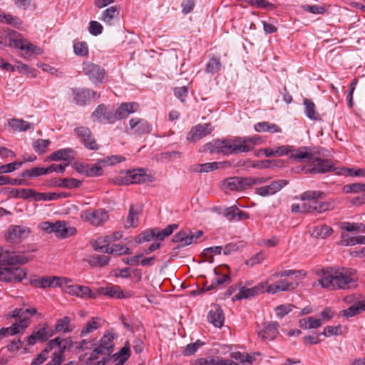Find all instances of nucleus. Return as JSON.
<instances>
[{
  "label": "nucleus",
  "mask_w": 365,
  "mask_h": 365,
  "mask_svg": "<svg viewBox=\"0 0 365 365\" xmlns=\"http://www.w3.org/2000/svg\"><path fill=\"white\" fill-rule=\"evenodd\" d=\"M71 93L74 103L81 106L86 105L91 99L96 101L100 98V94L88 88H71Z\"/></svg>",
  "instance_id": "nucleus-7"
},
{
  "label": "nucleus",
  "mask_w": 365,
  "mask_h": 365,
  "mask_svg": "<svg viewBox=\"0 0 365 365\" xmlns=\"http://www.w3.org/2000/svg\"><path fill=\"white\" fill-rule=\"evenodd\" d=\"M239 182L238 177L230 178L223 182L222 186L225 189L232 191H240L242 190V186Z\"/></svg>",
  "instance_id": "nucleus-51"
},
{
  "label": "nucleus",
  "mask_w": 365,
  "mask_h": 365,
  "mask_svg": "<svg viewBox=\"0 0 365 365\" xmlns=\"http://www.w3.org/2000/svg\"><path fill=\"white\" fill-rule=\"evenodd\" d=\"M195 365H238L232 360L220 357L200 358L195 361Z\"/></svg>",
  "instance_id": "nucleus-24"
},
{
  "label": "nucleus",
  "mask_w": 365,
  "mask_h": 365,
  "mask_svg": "<svg viewBox=\"0 0 365 365\" xmlns=\"http://www.w3.org/2000/svg\"><path fill=\"white\" fill-rule=\"evenodd\" d=\"M71 319L69 317L65 316L63 318L58 319L55 324L54 329L51 330L53 334L57 332L70 333L73 330L71 325Z\"/></svg>",
  "instance_id": "nucleus-29"
},
{
  "label": "nucleus",
  "mask_w": 365,
  "mask_h": 365,
  "mask_svg": "<svg viewBox=\"0 0 365 365\" xmlns=\"http://www.w3.org/2000/svg\"><path fill=\"white\" fill-rule=\"evenodd\" d=\"M315 274L318 284L330 291L349 289L355 282L356 270L351 268L327 267L316 269Z\"/></svg>",
  "instance_id": "nucleus-2"
},
{
  "label": "nucleus",
  "mask_w": 365,
  "mask_h": 365,
  "mask_svg": "<svg viewBox=\"0 0 365 365\" xmlns=\"http://www.w3.org/2000/svg\"><path fill=\"white\" fill-rule=\"evenodd\" d=\"M146 175L143 169L129 171L126 175V183H143L146 181Z\"/></svg>",
  "instance_id": "nucleus-32"
},
{
  "label": "nucleus",
  "mask_w": 365,
  "mask_h": 365,
  "mask_svg": "<svg viewBox=\"0 0 365 365\" xmlns=\"http://www.w3.org/2000/svg\"><path fill=\"white\" fill-rule=\"evenodd\" d=\"M101 323L97 319L93 318L91 321L88 322L85 327L81 331V336H84L101 327Z\"/></svg>",
  "instance_id": "nucleus-49"
},
{
  "label": "nucleus",
  "mask_w": 365,
  "mask_h": 365,
  "mask_svg": "<svg viewBox=\"0 0 365 365\" xmlns=\"http://www.w3.org/2000/svg\"><path fill=\"white\" fill-rule=\"evenodd\" d=\"M110 257L106 255H94L88 259V264L92 267H103L109 263Z\"/></svg>",
  "instance_id": "nucleus-45"
},
{
  "label": "nucleus",
  "mask_w": 365,
  "mask_h": 365,
  "mask_svg": "<svg viewBox=\"0 0 365 365\" xmlns=\"http://www.w3.org/2000/svg\"><path fill=\"white\" fill-rule=\"evenodd\" d=\"M105 253L115 254L118 255H129L131 253L130 250L122 245L115 244L112 247L107 246L105 249Z\"/></svg>",
  "instance_id": "nucleus-46"
},
{
  "label": "nucleus",
  "mask_w": 365,
  "mask_h": 365,
  "mask_svg": "<svg viewBox=\"0 0 365 365\" xmlns=\"http://www.w3.org/2000/svg\"><path fill=\"white\" fill-rule=\"evenodd\" d=\"M225 217L230 221L232 220H247L250 217L249 215L242 211L240 210L237 206H231L230 207H227L225 209L224 212Z\"/></svg>",
  "instance_id": "nucleus-25"
},
{
  "label": "nucleus",
  "mask_w": 365,
  "mask_h": 365,
  "mask_svg": "<svg viewBox=\"0 0 365 365\" xmlns=\"http://www.w3.org/2000/svg\"><path fill=\"white\" fill-rule=\"evenodd\" d=\"M115 337L116 335L113 332L106 331L100 339L98 346L93 350L88 360L98 359L100 355L106 356V358H109L114 350L113 340Z\"/></svg>",
  "instance_id": "nucleus-4"
},
{
  "label": "nucleus",
  "mask_w": 365,
  "mask_h": 365,
  "mask_svg": "<svg viewBox=\"0 0 365 365\" xmlns=\"http://www.w3.org/2000/svg\"><path fill=\"white\" fill-rule=\"evenodd\" d=\"M303 104L304 106V113L306 116L312 120H321L320 115L316 110V106L311 100L304 98Z\"/></svg>",
  "instance_id": "nucleus-35"
},
{
  "label": "nucleus",
  "mask_w": 365,
  "mask_h": 365,
  "mask_svg": "<svg viewBox=\"0 0 365 365\" xmlns=\"http://www.w3.org/2000/svg\"><path fill=\"white\" fill-rule=\"evenodd\" d=\"M220 59L218 58H211L207 63L205 71L207 73H215L221 69Z\"/></svg>",
  "instance_id": "nucleus-54"
},
{
  "label": "nucleus",
  "mask_w": 365,
  "mask_h": 365,
  "mask_svg": "<svg viewBox=\"0 0 365 365\" xmlns=\"http://www.w3.org/2000/svg\"><path fill=\"white\" fill-rule=\"evenodd\" d=\"M65 292L70 295L81 298L95 299L96 297V295L93 294L91 289L87 286L78 284L67 285L65 287Z\"/></svg>",
  "instance_id": "nucleus-21"
},
{
  "label": "nucleus",
  "mask_w": 365,
  "mask_h": 365,
  "mask_svg": "<svg viewBox=\"0 0 365 365\" xmlns=\"http://www.w3.org/2000/svg\"><path fill=\"white\" fill-rule=\"evenodd\" d=\"M109 237L106 236L103 238H99L92 243L93 248L95 251L105 252V249L108 245Z\"/></svg>",
  "instance_id": "nucleus-58"
},
{
  "label": "nucleus",
  "mask_w": 365,
  "mask_h": 365,
  "mask_svg": "<svg viewBox=\"0 0 365 365\" xmlns=\"http://www.w3.org/2000/svg\"><path fill=\"white\" fill-rule=\"evenodd\" d=\"M138 211L134 205H130L129 212L124 223L125 228L135 227L138 224Z\"/></svg>",
  "instance_id": "nucleus-38"
},
{
  "label": "nucleus",
  "mask_w": 365,
  "mask_h": 365,
  "mask_svg": "<svg viewBox=\"0 0 365 365\" xmlns=\"http://www.w3.org/2000/svg\"><path fill=\"white\" fill-rule=\"evenodd\" d=\"M361 311H365V304L364 302H358L349 307L347 309L343 311V316L346 318L352 317Z\"/></svg>",
  "instance_id": "nucleus-42"
},
{
  "label": "nucleus",
  "mask_w": 365,
  "mask_h": 365,
  "mask_svg": "<svg viewBox=\"0 0 365 365\" xmlns=\"http://www.w3.org/2000/svg\"><path fill=\"white\" fill-rule=\"evenodd\" d=\"M91 118L94 122L101 123H114L115 118L113 110H110L105 104H100L91 114Z\"/></svg>",
  "instance_id": "nucleus-11"
},
{
  "label": "nucleus",
  "mask_w": 365,
  "mask_h": 365,
  "mask_svg": "<svg viewBox=\"0 0 365 365\" xmlns=\"http://www.w3.org/2000/svg\"><path fill=\"white\" fill-rule=\"evenodd\" d=\"M48 174V170H46V168H33L31 170H25L21 173V177H29V178H35L41 175Z\"/></svg>",
  "instance_id": "nucleus-50"
},
{
  "label": "nucleus",
  "mask_w": 365,
  "mask_h": 365,
  "mask_svg": "<svg viewBox=\"0 0 365 365\" xmlns=\"http://www.w3.org/2000/svg\"><path fill=\"white\" fill-rule=\"evenodd\" d=\"M27 270L19 267H0V281L6 283H20L26 278Z\"/></svg>",
  "instance_id": "nucleus-5"
},
{
  "label": "nucleus",
  "mask_w": 365,
  "mask_h": 365,
  "mask_svg": "<svg viewBox=\"0 0 365 365\" xmlns=\"http://www.w3.org/2000/svg\"><path fill=\"white\" fill-rule=\"evenodd\" d=\"M50 144L51 141L49 140L39 138L33 143L32 147L38 155H43L47 151Z\"/></svg>",
  "instance_id": "nucleus-47"
},
{
  "label": "nucleus",
  "mask_w": 365,
  "mask_h": 365,
  "mask_svg": "<svg viewBox=\"0 0 365 365\" xmlns=\"http://www.w3.org/2000/svg\"><path fill=\"white\" fill-rule=\"evenodd\" d=\"M289 158L299 162L308 161V165L302 168L305 174H324L335 170L332 161L319 158L309 147H301L292 150Z\"/></svg>",
  "instance_id": "nucleus-3"
},
{
  "label": "nucleus",
  "mask_w": 365,
  "mask_h": 365,
  "mask_svg": "<svg viewBox=\"0 0 365 365\" xmlns=\"http://www.w3.org/2000/svg\"><path fill=\"white\" fill-rule=\"evenodd\" d=\"M88 31L91 34L96 36L102 34L103 26L96 21H91L89 23Z\"/></svg>",
  "instance_id": "nucleus-64"
},
{
  "label": "nucleus",
  "mask_w": 365,
  "mask_h": 365,
  "mask_svg": "<svg viewBox=\"0 0 365 365\" xmlns=\"http://www.w3.org/2000/svg\"><path fill=\"white\" fill-rule=\"evenodd\" d=\"M76 233L74 227H70L65 221H57L54 222V234L58 237L67 238L73 236Z\"/></svg>",
  "instance_id": "nucleus-23"
},
{
  "label": "nucleus",
  "mask_w": 365,
  "mask_h": 365,
  "mask_svg": "<svg viewBox=\"0 0 365 365\" xmlns=\"http://www.w3.org/2000/svg\"><path fill=\"white\" fill-rule=\"evenodd\" d=\"M227 163V162H213L206 163L203 164H198L194 168V171L197 173H208L212 170H217L220 165Z\"/></svg>",
  "instance_id": "nucleus-40"
},
{
  "label": "nucleus",
  "mask_w": 365,
  "mask_h": 365,
  "mask_svg": "<svg viewBox=\"0 0 365 365\" xmlns=\"http://www.w3.org/2000/svg\"><path fill=\"white\" fill-rule=\"evenodd\" d=\"M31 230L23 225H11L8 229L6 240L10 242H18L29 237Z\"/></svg>",
  "instance_id": "nucleus-12"
},
{
  "label": "nucleus",
  "mask_w": 365,
  "mask_h": 365,
  "mask_svg": "<svg viewBox=\"0 0 365 365\" xmlns=\"http://www.w3.org/2000/svg\"><path fill=\"white\" fill-rule=\"evenodd\" d=\"M130 356V343L127 341L124 346L115 354H113L110 358H113L115 361L123 365V364L129 359Z\"/></svg>",
  "instance_id": "nucleus-37"
},
{
  "label": "nucleus",
  "mask_w": 365,
  "mask_h": 365,
  "mask_svg": "<svg viewBox=\"0 0 365 365\" xmlns=\"http://www.w3.org/2000/svg\"><path fill=\"white\" fill-rule=\"evenodd\" d=\"M139 109V105L135 102L122 103L119 107L113 110L115 122L126 118L130 114L135 113Z\"/></svg>",
  "instance_id": "nucleus-19"
},
{
  "label": "nucleus",
  "mask_w": 365,
  "mask_h": 365,
  "mask_svg": "<svg viewBox=\"0 0 365 365\" xmlns=\"http://www.w3.org/2000/svg\"><path fill=\"white\" fill-rule=\"evenodd\" d=\"M29 282L31 286L42 289L47 287H56V284H55V276L31 279Z\"/></svg>",
  "instance_id": "nucleus-31"
},
{
  "label": "nucleus",
  "mask_w": 365,
  "mask_h": 365,
  "mask_svg": "<svg viewBox=\"0 0 365 365\" xmlns=\"http://www.w3.org/2000/svg\"><path fill=\"white\" fill-rule=\"evenodd\" d=\"M81 182L75 178H63L60 180L58 183V186L66 188L79 187L81 185Z\"/></svg>",
  "instance_id": "nucleus-56"
},
{
  "label": "nucleus",
  "mask_w": 365,
  "mask_h": 365,
  "mask_svg": "<svg viewBox=\"0 0 365 365\" xmlns=\"http://www.w3.org/2000/svg\"><path fill=\"white\" fill-rule=\"evenodd\" d=\"M23 163L24 162L21 161H16L8 163L6 165H1L0 174L12 173L19 168L23 165Z\"/></svg>",
  "instance_id": "nucleus-57"
},
{
  "label": "nucleus",
  "mask_w": 365,
  "mask_h": 365,
  "mask_svg": "<svg viewBox=\"0 0 365 365\" xmlns=\"http://www.w3.org/2000/svg\"><path fill=\"white\" fill-rule=\"evenodd\" d=\"M21 313H20L19 317V322L17 323V325L19 326V328L24 332L25 329L29 326L30 324V317L34 316L37 313V310L36 308H28V309H22L21 311Z\"/></svg>",
  "instance_id": "nucleus-27"
},
{
  "label": "nucleus",
  "mask_w": 365,
  "mask_h": 365,
  "mask_svg": "<svg viewBox=\"0 0 365 365\" xmlns=\"http://www.w3.org/2000/svg\"><path fill=\"white\" fill-rule=\"evenodd\" d=\"M240 185L242 186V190H245L251 186L259 183H264L267 181V178H240L238 177Z\"/></svg>",
  "instance_id": "nucleus-39"
},
{
  "label": "nucleus",
  "mask_w": 365,
  "mask_h": 365,
  "mask_svg": "<svg viewBox=\"0 0 365 365\" xmlns=\"http://www.w3.org/2000/svg\"><path fill=\"white\" fill-rule=\"evenodd\" d=\"M322 324V319H314L312 317L303 318L299 320V327L304 329H316Z\"/></svg>",
  "instance_id": "nucleus-41"
},
{
  "label": "nucleus",
  "mask_w": 365,
  "mask_h": 365,
  "mask_svg": "<svg viewBox=\"0 0 365 365\" xmlns=\"http://www.w3.org/2000/svg\"><path fill=\"white\" fill-rule=\"evenodd\" d=\"M83 217L94 226H100L108 220V214L103 209L86 210L83 213Z\"/></svg>",
  "instance_id": "nucleus-18"
},
{
  "label": "nucleus",
  "mask_w": 365,
  "mask_h": 365,
  "mask_svg": "<svg viewBox=\"0 0 365 365\" xmlns=\"http://www.w3.org/2000/svg\"><path fill=\"white\" fill-rule=\"evenodd\" d=\"M83 70L89 79L96 84L101 83L106 76L105 70L93 63H83Z\"/></svg>",
  "instance_id": "nucleus-10"
},
{
  "label": "nucleus",
  "mask_w": 365,
  "mask_h": 365,
  "mask_svg": "<svg viewBox=\"0 0 365 365\" xmlns=\"http://www.w3.org/2000/svg\"><path fill=\"white\" fill-rule=\"evenodd\" d=\"M343 191L346 193H357L362 192L365 193V184L364 183H351L345 185L343 188Z\"/></svg>",
  "instance_id": "nucleus-53"
},
{
  "label": "nucleus",
  "mask_w": 365,
  "mask_h": 365,
  "mask_svg": "<svg viewBox=\"0 0 365 365\" xmlns=\"http://www.w3.org/2000/svg\"><path fill=\"white\" fill-rule=\"evenodd\" d=\"M343 243L346 246H351L357 244L365 245V236L347 237L346 239L343 240Z\"/></svg>",
  "instance_id": "nucleus-63"
},
{
  "label": "nucleus",
  "mask_w": 365,
  "mask_h": 365,
  "mask_svg": "<svg viewBox=\"0 0 365 365\" xmlns=\"http://www.w3.org/2000/svg\"><path fill=\"white\" fill-rule=\"evenodd\" d=\"M9 125L14 131H26L31 128V124L29 122L16 118L10 119Z\"/></svg>",
  "instance_id": "nucleus-43"
},
{
  "label": "nucleus",
  "mask_w": 365,
  "mask_h": 365,
  "mask_svg": "<svg viewBox=\"0 0 365 365\" xmlns=\"http://www.w3.org/2000/svg\"><path fill=\"white\" fill-rule=\"evenodd\" d=\"M332 232V228L327 225L319 226L314 230V233L316 234V235L321 238H325L329 236Z\"/></svg>",
  "instance_id": "nucleus-62"
},
{
  "label": "nucleus",
  "mask_w": 365,
  "mask_h": 365,
  "mask_svg": "<svg viewBox=\"0 0 365 365\" xmlns=\"http://www.w3.org/2000/svg\"><path fill=\"white\" fill-rule=\"evenodd\" d=\"M74 133L84 147L91 150H98L100 148L91 130L86 126H79L74 129Z\"/></svg>",
  "instance_id": "nucleus-6"
},
{
  "label": "nucleus",
  "mask_w": 365,
  "mask_h": 365,
  "mask_svg": "<svg viewBox=\"0 0 365 365\" xmlns=\"http://www.w3.org/2000/svg\"><path fill=\"white\" fill-rule=\"evenodd\" d=\"M287 184L288 181L287 180L280 179L274 180L268 185L257 187L255 190V193L262 197L272 195L285 187Z\"/></svg>",
  "instance_id": "nucleus-16"
},
{
  "label": "nucleus",
  "mask_w": 365,
  "mask_h": 365,
  "mask_svg": "<svg viewBox=\"0 0 365 365\" xmlns=\"http://www.w3.org/2000/svg\"><path fill=\"white\" fill-rule=\"evenodd\" d=\"M30 259L24 255H16L0 246V264L2 265L25 264Z\"/></svg>",
  "instance_id": "nucleus-8"
},
{
  "label": "nucleus",
  "mask_w": 365,
  "mask_h": 365,
  "mask_svg": "<svg viewBox=\"0 0 365 365\" xmlns=\"http://www.w3.org/2000/svg\"><path fill=\"white\" fill-rule=\"evenodd\" d=\"M23 333L24 331L19 328V326L17 325V323H14L9 327L0 329V338Z\"/></svg>",
  "instance_id": "nucleus-52"
},
{
  "label": "nucleus",
  "mask_w": 365,
  "mask_h": 365,
  "mask_svg": "<svg viewBox=\"0 0 365 365\" xmlns=\"http://www.w3.org/2000/svg\"><path fill=\"white\" fill-rule=\"evenodd\" d=\"M190 230H181L175 234L173 237V242L178 243L176 247L173 249V251L178 250L181 247L191 245L190 237Z\"/></svg>",
  "instance_id": "nucleus-28"
},
{
  "label": "nucleus",
  "mask_w": 365,
  "mask_h": 365,
  "mask_svg": "<svg viewBox=\"0 0 365 365\" xmlns=\"http://www.w3.org/2000/svg\"><path fill=\"white\" fill-rule=\"evenodd\" d=\"M341 228L347 232H353V231H365V225L362 223H354V222H344L341 224Z\"/></svg>",
  "instance_id": "nucleus-55"
},
{
  "label": "nucleus",
  "mask_w": 365,
  "mask_h": 365,
  "mask_svg": "<svg viewBox=\"0 0 365 365\" xmlns=\"http://www.w3.org/2000/svg\"><path fill=\"white\" fill-rule=\"evenodd\" d=\"M19 35L17 34L16 32L13 34L12 38H11L13 44L16 48H19L21 51H25L26 54L29 53H37L41 54L42 53V50L41 48H39L37 46H35L26 40L24 38H16V36H19Z\"/></svg>",
  "instance_id": "nucleus-20"
},
{
  "label": "nucleus",
  "mask_w": 365,
  "mask_h": 365,
  "mask_svg": "<svg viewBox=\"0 0 365 365\" xmlns=\"http://www.w3.org/2000/svg\"><path fill=\"white\" fill-rule=\"evenodd\" d=\"M259 143V137L257 135L235 136L232 138L216 139L209 142L203 145L201 151L230 155L250 152Z\"/></svg>",
  "instance_id": "nucleus-1"
},
{
  "label": "nucleus",
  "mask_w": 365,
  "mask_h": 365,
  "mask_svg": "<svg viewBox=\"0 0 365 365\" xmlns=\"http://www.w3.org/2000/svg\"><path fill=\"white\" fill-rule=\"evenodd\" d=\"M60 197V195L55 192H36L35 200L36 201H48L53 200Z\"/></svg>",
  "instance_id": "nucleus-61"
},
{
  "label": "nucleus",
  "mask_w": 365,
  "mask_h": 365,
  "mask_svg": "<svg viewBox=\"0 0 365 365\" xmlns=\"http://www.w3.org/2000/svg\"><path fill=\"white\" fill-rule=\"evenodd\" d=\"M213 130L214 128L210 123L197 124L192 127L186 139L190 143H195L210 134Z\"/></svg>",
  "instance_id": "nucleus-9"
},
{
  "label": "nucleus",
  "mask_w": 365,
  "mask_h": 365,
  "mask_svg": "<svg viewBox=\"0 0 365 365\" xmlns=\"http://www.w3.org/2000/svg\"><path fill=\"white\" fill-rule=\"evenodd\" d=\"M74 153L72 148H63L52 153L46 158V161L68 160L71 155Z\"/></svg>",
  "instance_id": "nucleus-33"
},
{
  "label": "nucleus",
  "mask_w": 365,
  "mask_h": 365,
  "mask_svg": "<svg viewBox=\"0 0 365 365\" xmlns=\"http://www.w3.org/2000/svg\"><path fill=\"white\" fill-rule=\"evenodd\" d=\"M265 284L264 282H260L252 288L242 287L240 289L239 292L235 295L234 299L241 300L243 299H248L250 297L257 296L260 294L265 293Z\"/></svg>",
  "instance_id": "nucleus-17"
},
{
  "label": "nucleus",
  "mask_w": 365,
  "mask_h": 365,
  "mask_svg": "<svg viewBox=\"0 0 365 365\" xmlns=\"http://www.w3.org/2000/svg\"><path fill=\"white\" fill-rule=\"evenodd\" d=\"M74 53L81 56H86L88 53V48L86 42L81 41L74 43Z\"/></svg>",
  "instance_id": "nucleus-60"
},
{
  "label": "nucleus",
  "mask_w": 365,
  "mask_h": 365,
  "mask_svg": "<svg viewBox=\"0 0 365 365\" xmlns=\"http://www.w3.org/2000/svg\"><path fill=\"white\" fill-rule=\"evenodd\" d=\"M204 344L200 340H197L195 343L187 344L182 353L185 356H191Z\"/></svg>",
  "instance_id": "nucleus-59"
},
{
  "label": "nucleus",
  "mask_w": 365,
  "mask_h": 365,
  "mask_svg": "<svg viewBox=\"0 0 365 365\" xmlns=\"http://www.w3.org/2000/svg\"><path fill=\"white\" fill-rule=\"evenodd\" d=\"M119 11L115 6H112L102 12L100 20L108 25H112L113 21L118 19Z\"/></svg>",
  "instance_id": "nucleus-34"
},
{
  "label": "nucleus",
  "mask_w": 365,
  "mask_h": 365,
  "mask_svg": "<svg viewBox=\"0 0 365 365\" xmlns=\"http://www.w3.org/2000/svg\"><path fill=\"white\" fill-rule=\"evenodd\" d=\"M270 279L264 282L266 293L276 294L279 292L294 290L297 288V284L288 282L287 279H280L277 284H269Z\"/></svg>",
  "instance_id": "nucleus-14"
},
{
  "label": "nucleus",
  "mask_w": 365,
  "mask_h": 365,
  "mask_svg": "<svg viewBox=\"0 0 365 365\" xmlns=\"http://www.w3.org/2000/svg\"><path fill=\"white\" fill-rule=\"evenodd\" d=\"M97 292L98 294H105L111 298L123 299V292L118 286L110 285L106 287H100L98 289Z\"/></svg>",
  "instance_id": "nucleus-30"
},
{
  "label": "nucleus",
  "mask_w": 365,
  "mask_h": 365,
  "mask_svg": "<svg viewBox=\"0 0 365 365\" xmlns=\"http://www.w3.org/2000/svg\"><path fill=\"white\" fill-rule=\"evenodd\" d=\"M324 196V192L320 190H307L301 194L300 200L311 202L315 200L323 199Z\"/></svg>",
  "instance_id": "nucleus-44"
},
{
  "label": "nucleus",
  "mask_w": 365,
  "mask_h": 365,
  "mask_svg": "<svg viewBox=\"0 0 365 365\" xmlns=\"http://www.w3.org/2000/svg\"><path fill=\"white\" fill-rule=\"evenodd\" d=\"M278 327L277 322H270L262 330L258 332V335L263 340H273L278 334Z\"/></svg>",
  "instance_id": "nucleus-26"
},
{
  "label": "nucleus",
  "mask_w": 365,
  "mask_h": 365,
  "mask_svg": "<svg viewBox=\"0 0 365 365\" xmlns=\"http://www.w3.org/2000/svg\"><path fill=\"white\" fill-rule=\"evenodd\" d=\"M207 320L214 327L221 328L224 324V312L220 305L215 304L207 314Z\"/></svg>",
  "instance_id": "nucleus-22"
},
{
  "label": "nucleus",
  "mask_w": 365,
  "mask_h": 365,
  "mask_svg": "<svg viewBox=\"0 0 365 365\" xmlns=\"http://www.w3.org/2000/svg\"><path fill=\"white\" fill-rule=\"evenodd\" d=\"M312 207H314V214H320L327 211L332 210L334 208L333 200L321 201L320 200H312Z\"/></svg>",
  "instance_id": "nucleus-36"
},
{
  "label": "nucleus",
  "mask_w": 365,
  "mask_h": 365,
  "mask_svg": "<svg viewBox=\"0 0 365 365\" xmlns=\"http://www.w3.org/2000/svg\"><path fill=\"white\" fill-rule=\"evenodd\" d=\"M53 335V332L48 329V324L44 323L43 327L33 331L32 334L27 336L26 341L29 346H33L37 341H46Z\"/></svg>",
  "instance_id": "nucleus-13"
},
{
  "label": "nucleus",
  "mask_w": 365,
  "mask_h": 365,
  "mask_svg": "<svg viewBox=\"0 0 365 365\" xmlns=\"http://www.w3.org/2000/svg\"><path fill=\"white\" fill-rule=\"evenodd\" d=\"M129 126L133 133L141 136L149 134L152 130V125L148 120L140 118H133L129 120Z\"/></svg>",
  "instance_id": "nucleus-15"
},
{
  "label": "nucleus",
  "mask_w": 365,
  "mask_h": 365,
  "mask_svg": "<svg viewBox=\"0 0 365 365\" xmlns=\"http://www.w3.org/2000/svg\"><path fill=\"white\" fill-rule=\"evenodd\" d=\"M177 227H178L177 225L172 224V225H168L163 230H160L158 228H155L154 229L155 237L158 239V240H163L166 237L170 235L173 232L174 230H175Z\"/></svg>",
  "instance_id": "nucleus-48"
}]
</instances>
